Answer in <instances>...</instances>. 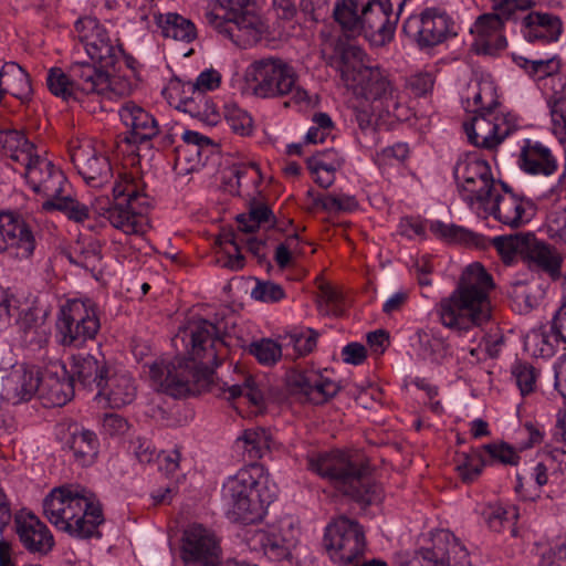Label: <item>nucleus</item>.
I'll return each mask as SVG.
<instances>
[{
  "label": "nucleus",
  "mask_w": 566,
  "mask_h": 566,
  "mask_svg": "<svg viewBox=\"0 0 566 566\" xmlns=\"http://www.w3.org/2000/svg\"><path fill=\"white\" fill-rule=\"evenodd\" d=\"M70 156L77 172L91 187H102L113 176L108 157L90 139L72 142Z\"/></svg>",
  "instance_id": "obj_19"
},
{
  "label": "nucleus",
  "mask_w": 566,
  "mask_h": 566,
  "mask_svg": "<svg viewBox=\"0 0 566 566\" xmlns=\"http://www.w3.org/2000/svg\"><path fill=\"white\" fill-rule=\"evenodd\" d=\"M249 352L258 361L265 366L274 365L283 355V345L270 338H262L253 342Z\"/></svg>",
  "instance_id": "obj_52"
},
{
  "label": "nucleus",
  "mask_w": 566,
  "mask_h": 566,
  "mask_svg": "<svg viewBox=\"0 0 566 566\" xmlns=\"http://www.w3.org/2000/svg\"><path fill=\"white\" fill-rule=\"evenodd\" d=\"M307 463L310 470L357 502L373 504L381 500V489L371 481L368 465L345 452L318 453L310 457Z\"/></svg>",
  "instance_id": "obj_5"
},
{
  "label": "nucleus",
  "mask_w": 566,
  "mask_h": 566,
  "mask_svg": "<svg viewBox=\"0 0 566 566\" xmlns=\"http://www.w3.org/2000/svg\"><path fill=\"white\" fill-rule=\"evenodd\" d=\"M463 127L471 144L488 149L500 145L515 128L505 116L493 112L474 115Z\"/></svg>",
  "instance_id": "obj_23"
},
{
  "label": "nucleus",
  "mask_w": 566,
  "mask_h": 566,
  "mask_svg": "<svg viewBox=\"0 0 566 566\" xmlns=\"http://www.w3.org/2000/svg\"><path fill=\"white\" fill-rule=\"evenodd\" d=\"M409 156V147L406 143H396L392 146H388L381 149L377 154V159L384 165H395L403 163Z\"/></svg>",
  "instance_id": "obj_63"
},
{
  "label": "nucleus",
  "mask_w": 566,
  "mask_h": 566,
  "mask_svg": "<svg viewBox=\"0 0 566 566\" xmlns=\"http://www.w3.org/2000/svg\"><path fill=\"white\" fill-rule=\"evenodd\" d=\"M122 123L129 129L128 143H142L156 137L159 133L155 117L134 102H126L118 111Z\"/></svg>",
  "instance_id": "obj_32"
},
{
  "label": "nucleus",
  "mask_w": 566,
  "mask_h": 566,
  "mask_svg": "<svg viewBox=\"0 0 566 566\" xmlns=\"http://www.w3.org/2000/svg\"><path fill=\"white\" fill-rule=\"evenodd\" d=\"M520 65L538 80L551 76L559 70V62L554 57L536 60L520 57Z\"/></svg>",
  "instance_id": "obj_57"
},
{
  "label": "nucleus",
  "mask_w": 566,
  "mask_h": 566,
  "mask_svg": "<svg viewBox=\"0 0 566 566\" xmlns=\"http://www.w3.org/2000/svg\"><path fill=\"white\" fill-rule=\"evenodd\" d=\"M546 232L556 243H566V209L549 213L546 221Z\"/></svg>",
  "instance_id": "obj_61"
},
{
  "label": "nucleus",
  "mask_w": 566,
  "mask_h": 566,
  "mask_svg": "<svg viewBox=\"0 0 566 566\" xmlns=\"http://www.w3.org/2000/svg\"><path fill=\"white\" fill-rule=\"evenodd\" d=\"M545 287L535 279L515 281L509 289V295L520 313L526 314L539 306L545 297Z\"/></svg>",
  "instance_id": "obj_42"
},
{
  "label": "nucleus",
  "mask_w": 566,
  "mask_h": 566,
  "mask_svg": "<svg viewBox=\"0 0 566 566\" xmlns=\"http://www.w3.org/2000/svg\"><path fill=\"white\" fill-rule=\"evenodd\" d=\"M238 230L244 234L253 233L261 224H274V216L271 209L262 202H252L249 213L237 217Z\"/></svg>",
  "instance_id": "obj_51"
},
{
  "label": "nucleus",
  "mask_w": 566,
  "mask_h": 566,
  "mask_svg": "<svg viewBox=\"0 0 566 566\" xmlns=\"http://www.w3.org/2000/svg\"><path fill=\"white\" fill-rule=\"evenodd\" d=\"M35 239L29 224L11 212H0V253L7 251L18 259L33 254Z\"/></svg>",
  "instance_id": "obj_24"
},
{
  "label": "nucleus",
  "mask_w": 566,
  "mask_h": 566,
  "mask_svg": "<svg viewBox=\"0 0 566 566\" xmlns=\"http://www.w3.org/2000/svg\"><path fill=\"white\" fill-rule=\"evenodd\" d=\"M512 376L523 396L535 390L537 375L532 365L521 361L515 363L512 366Z\"/></svg>",
  "instance_id": "obj_58"
},
{
  "label": "nucleus",
  "mask_w": 566,
  "mask_h": 566,
  "mask_svg": "<svg viewBox=\"0 0 566 566\" xmlns=\"http://www.w3.org/2000/svg\"><path fill=\"white\" fill-rule=\"evenodd\" d=\"M135 397L136 386L133 377L125 371H109L94 399H104L108 407L120 408L129 405Z\"/></svg>",
  "instance_id": "obj_33"
},
{
  "label": "nucleus",
  "mask_w": 566,
  "mask_h": 566,
  "mask_svg": "<svg viewBox=\"0 0 566 566\" xmlns=\"http://www.w3.org/2000/svg\"><path fill=\"white\" fill-rule=\"evenodd\" d=\"M43 513L59 531L75 538L101 536L104 515L96 495L80 484H64L51 490L43 500Z\"/></svg>",
  "instance_id": "obj_3"
},
{
  "label": "nucleus",
  "mask_w": 566,
  "mask_h": 566,
  "mask_svg": "<svg viewBox=\"0 0 566 566\" xmlns=\"http://www.w3.org/2000/svg\"><path fill=\"white\" fill-rule=\"evenodd\" d=\"M245 78L253 94L260 98H282L290 94L297 102L308 101L307 92L297 85L294 66L277 55L253 60L245 70Z\"/></svg>",
  "instance_id": "obj_8"
},
{
  "label": "nucleus",
  "mask_w": 566,
  "mask_h": 566,
  "mask_svg": "<svg viewBox=\"0 0 566 566\" xmlns=\"http://www.w3.org/2000/svg\"><path fill=\"white\" fill-rule=\"evenodd\" d=\"M416 337L419 344L420 355L424 359L440 364L451 356V347L443 337L422 329L416 333Z\"/></svg>",
  "instance_id": "obj_49"
},
{
  "label": "nucleus",
  "mask_w": 566,
  "mask_h": 566,
  "mask_svg": "<svg viewBox=\"0 0 566 566\" xmlns=\"http://www.w3.org/2000/svg\"><path fill=\"white\" fill-rule=\"evenodd\" d=\"M400 13L386 0H367L361 35L378 45L389 42L399 21Z\"/></svg>",
  "instance_id": "obj_22"
},
{
  "label": "nucleus",
  "mask_w": 566,
  "mask_h": 566,
  "mask_svg": "<svg viewBox=\"0 0 566 566\" xmlns=\"http://www.w3.org/2000/svg\"><path fill=\"white\" fill-rule=\"evenodd\" d=\"M286 382L293 395L315 405L327 402L340 389L335 380L315 369H291L286 375Z\"/></svg>",
  "instance_id": "obj_20"
},
{
  "label": "nucleus",
  "mask_w": 566,
  "mask_h": 566,
  "mask_svg": "<svg viewBox=\"0 0 566 566\" xmlns=\"http://www.w3.org/2000/svg\"><path fill=\"white\" fill-rule=\"evenodd\" d=\"M40 388V370L35 366L15 364L0 369V396L12 405L31 400Z\"/></svg>",
  "instance_id": "obj_21"
},
{
  "label": "nucleus",
  "mask_w": 566,
  "mask_h": 566,
  "mask_svg": "<svg viewBox=\"0 0 566 566\" xmlns=\"http://www.w3.org/2000/svg\"><path fill=\"white\" fill-rule=\"evenodd\" d=\"M38 392L48 406L60 407L70 401L74 396V382L65 366L54 364L43 376L40 374Z\"/></svg>",
  "instance_id": "obj_29"
},
{
  "label": "nucleus",
  "mask_w": 566,
  "mask_h": 566,
  "mask_svg": "<svg viewBox=\"0 0 566 566\" xmlns=\"http://www.w3.org/2000/svg\"><path fill=\"white\" fill-rule=\"evenodd\" d=\"M272 442V436L266 429L250 428L237 438L235 448L242 451L245 460L256 461L270 451Z\"/></svg>",
  "instance_id": "obj_43"
},
{
  "label": "nucleus",
  "mask_w": 566,
  "mask_h": 566,
  "mask_svg": "<svg viewBox=\"0 0 566 566\" xmlns=\"http://www.w3.org/2000/svg\"><path fill=\"white\" fill-rule=\"evenodd\" d=\"M77 74L75 77L86 86L85 90L88 92V105H85L88 113L103 109V98L125 96L133 91V83L126 76L111 75L107 70L97 69L92 63Z\"/></svg>",
  "instance_id": "obj_16"
},
{
  "label": "nucleus",
  "mask_w": 566,
  "mask_h": 566,
  "mask_svg": "<svg viewBox=\"0 0 566 566\" xmlns=\"http://www.w3.org/2000/svg\"><path fill=\"white\" fill-rule=\"evenodd\" d=\"M221 548L214 533L201 524L189 525L182 534L180 558L186 565L216 566Z\"/></svg>",
  "instance_id": "obj_18"
},
{
  "label": "nucleus",
  "mask_w": 566,
  "mask_h": 566,
  "mask_svg": "<svg viewBox=\"0 0 566 566\" xmlns=\"http://www.w3.org/2000/svg\"><path fill=\"white\" fill-rule=\"evenodd\" d=\"M0 147L3 155L23 170L40 155L36 147L18 130H0Z\"/></svg>",
  "instance_id": "obj_40"
},
{
  "label": "nucleus",
  "mask_w": 566,
  "mask_h": 566,
  "mask_svg": "<svg viewBox=\"0 0 566 566\" xmlns=\"http://www.w3.org/2000/svg\"><path fill=\"white\" fill-rule=\"evenodd\" d=\"M149 203L144 184L124 175L113 187V203L101 207L98 213L125 234L143 235L149 228L146 214Z\"/></svg>",
  "instance_id": "obj_7"
},
{
  "label": "nucleus",
  "mask_w": 566,
  "mask_h": 566,
  "mask_svg": "<svg viewBox=\"0 0 566 566\" xmlns=\"http://www.w3.org/2000/svg\"><path fill=\"white\" fill-rule=\"evenodd\" d=\"M98 447L96 433L85 428L74 427L65 441V449L72 454L74 462L82 468L95 463Z\"/></svg>",
  "instance_id": "obj_38"
},
{
  "label": "nucleus",
  "mask_w": 566,
  "mask_h": 566,
  "mask_svg": "<svg viewBox=\"0 0 566 566\" xmlns=\"http://www.w3.org/2000/svg\"><path fill=\"white\" fill-rule=\"evenodd\" d=\"M483 449L489 453L491 459L497 460L503 464L515 465L518 461L516 451L506 443H490Z\"/></svg>",
  "instance_id": "obj_64"
},
{
  "label": "nucleus",
  "mask_w": 566,
  "mask_h": 566,
  "mask_svg": "<svg viewBox=\"0 0 566 566\" xmlns=\"http://www.w3.org/2000/svg\"><path fill=\"white\" fill-rule=\"evenodd\" d=\"M356 85L360 87L364 97L373 103L375 109L397 119L405 117L399 90L385 70L378 66L361 69Z\"/></svg>",
  "instance_id": "obj_15"
},
{
  "label": "nucleus",
  "mask_w": 566,
  "mask_h": 566,
  "mask_svg": "<svg viewBox=\"0 0 566 566\" xmlns=\"http://www.w3.org/2000/svg\"><path fill=\"white\" fill-rule=\"evenodd\" d=\"M178 340L185 345L189 358L176 356L170 360H157L149 366L150 378L159 391L174 398L211 391L227 400L244 397L254 406L262 403V392L250 377L242 385L229 386L227 382L214 381L212 367L219 365L227 348L213 323L195 318L174 338L176 347Z\"/></svg>",
  "instance_id": "obj_1"
},
{
  "label": "nucleus",
  "mask_w": 566,
  "mask_h": 566,
  "mask_svg": "<svg viewBox=\"0 0 566 566\" xmlns=\"http://www.w3.org/2000/svg\"><path fill=\"white\" fill-rule=\"evenodd\" d=\"M86 67L88 62L84 61L72 63L67 73L60 67H52L46 76L50 92L65 102H76L85 109V105H88V92L84 91L86 86L75 75Z\"/></svg>",
  "instance_id": "obj_27"
},
{
  "label": "nucleus",
  "mask_w": 566,
  "mask_h": 566,
  "mask_svg": "<svg viewBox=\"0 0 566 566\" xmlns=\"http://www.w3.org/2000/svg\"><path fill=\"white\" fill-rule=\"evenodd\" d=\"M527 233H518L515 235L496 237L493 240L494 247L505 261L511 260L515 254L523 255Z\"/></svg>",
  "instance_id": "obj_56"
},
{
  "label": "nucleus",
  "mask_w": 566,
  "mask_h": 566,
  "mask_svg": "<svg viewBox=\"0 0 566 566\" xmlns=\"http://www.w3.org/2000/svg\"><path fill=\"white\" fill-rule=\"evenodd\" d=\"M23 176L30 188L45 198L42 203L43 210L62 211L76 222H83L88 218V208L71 196L67 191L70 185L63 171L48 158L39 155L23 170Z\"/></svg>",
  "instance_id": "obj_6"
},
{
  "label": "nucleus",
  "mask_w": 566,
  "mask_h": 566,
  "mask_svg": "<svg viewBox=\"0 0 566 566\" xmlns=\"http://www.w3.org/2000/svg\"><path fill=\"white\" fill-rule=\"evenodd\" d=\"M546 103L551 116V130L560 143H566V84L563 91L548 96Z\"/></svg>",
  "instance_id": "obj_50"
},
{
  "label": "nucleus",
  "mask_w": 566,
  "mask_h": 566,
  "mask_svg": "<svg viewBox=\"0 0 566 566\" xmlns=\"http://www.w3.org/2000/svg\"><path fill=\"white\" fill-rule=\"evenodd\" d=\"M516 479L517 484L515 489L517 492H522L525 486H532V482H534L537 488H542L548 481V467L545 462L541 461L535 464L528 476L517 473Z\"/></svg>",
  "instance_id": "obj_62"
},
{
  "label": "nucleus",
  "mask_w": 566,
  "mask_h": 566,
  "mask_svg": "<svg viewBox=\"0 0 566 566\" xmlns=\"http://www.w3.org/2000/svg\"><path fill=\"white\" fill-rule=\"evenodd\" d=\"M252 551H260L272 562L289 560L294 538L283 537L276 528L255 530L248 537Z\"/></svg>",
  "instance_id": "obj_35"
},
{
  "label": "nucleus",
  "mask_w": 566,
  "mask_h": 566,
  "mask_svg": "<svg viewBox=\"0 0 566 566\" xmlns=\"http://www.w3.org/2000/svg\"><path fill=\"white\" fill-rule=\"evenodd\" d=\"M220 81L221 75L219 72L214 70H207L200 73L195 83L188 82L186 84H181L179 80L170 81L167 91L170 98H172L174 93H178L180 88H182L184 92L185 88H187L188 92H191L192 96L180 97L179 104H177L176 107L189 113L193 117L202 118L206 111L201 109L199 103L203 102L205 106L208 105L203 92L217 88L220 85Z\"/></svg>",
  "instance_id": "obj_26"
},
{
  "label": "nucleus",
  "mask_w": 566,
  "mask_h": 566,
  "mask_svg": "<svg viewBox=\"0 0 566 566\" xmlns=\"http://www.w3.org/2000/svg\"><path fill=\"white\" fill-rule=\"evenodd\" d=\"M472 98L473 105L476 106V108L473 109V113L481 114V113H489L492 112L493 107L497 104L493 88L490 84H476L475 90L472 92Z\"/></svg>",
  "instance_id": "obj_60"
},
{
  "label": "nucleus",
  "mask_w": 566,
  "mask_h": 566,
  "mask_svg": "<svg viewBox=\"0 0 566 566\" xmlns=\"http://www.w3.org/2000/svg\"><path fill=\"white\" fill-rule=\"evenodd\" d=\"M10 94L21 101L32 94L28 73L17 63H4L0 70V95Z\"/></svg>",
  "instance_id": "obj_41"
},
{
  "label": "nucleus",
  "mask_w": 566,
  "mask_h": 566,
  "mask_svg": "<svg viewBox=\"0 0 566 566\" xmlns=\"http://www.w3.org/2000/svg\"><path fill=\"white\" fill-rule=\"evenodd\" d=\"M526 241L523 255L552 276L557 275L562 263L559 254L547 243L538 240L534 233L528 232Z\"/></svg>",
  "instance_id": "obj_44"
},
{
  "label": "nucleus",
  "mask_w": 566,
  "mask_h": 566,
  "mask_svg": "<svg viewBox=\"0 0 566 566\" xmlns=\"http://www.w3.org/2000/svg\"><path fill=\"white\" fill-rule=\"evenodd\" d=\"M224 118L231 130L240 136H248L252 132L253 122L249 113L238 105H227Z\"/></svg>",
  "instance_id": "obj_55"
},
{
  "label": "nucleus",
  "mask_w": 566,
  "mask_h": 566,
  "mask_svg": "<svg viewBox=\"0 0 566 566\" xmlns=\"http://www.w3.org/2000/svg\"><path fill=\"white\" fill-rule=\"evenodd\" d=\"M324 546L335 564L347 566L365 552L364 530L357 521L340 515L326 526Z\"/></svg>",
  "instance_id": "obj_12"
},
{
  "label": "nucleus",
  "mask_w": 566,
  "mask_h": 566,
  "mask_svg": "<svg viewBox=\"0 0 566 566\" xmlns=\"http://www.w3.org/2000/svg\"><path fill=\"white\" fill-rule=\"evenodd\" d=\"M485 463L486 461L478 451L472 453L463 452L457 457L455 468L462 481L470 483L481 474Z\"/></svg>",
  "instance_id": "obj_53"
},
{
  "label": "nucleus",
  "mask_w": 566,
  "mask_h": 566,
  "mask_svg": "<svg viewBox=\"0 0 566 566\" xmlns=\"http://www.w3.org/2000/svg\"><path fill=\"white\" fill-rule=\"evenodd\" d=\"M355 39L342 34L337 38L328 39L323 48V52L332 50L339 60L338 70L342 80L347 86H355L361 69L371 67L365 64L366 53L354 42Z\"/></svg>",
  "instance_id": "obj_25"
},
{
  "label": "nucleus",
  "mask_w": 566,
  "mask_h": 566,
  "mask_svg": "<svg viewBox=\"0 0 566 566\" xmlns=\"http://www.w3.org/2000/svg\"><path fill=\"white\" fill-rule=\"evenodd\" d=\"M505 20L499 12L486 13L478 18L472 27L476 35V44L485 54H493L506 46V40L501 30Z\"/></svg>",
  "instance_id": "obj_36"
},
{
  "label": "nucleus",
  "mask_w": 566,
  "mask_h": 566,
  "mask_svg": "<svg viewBox=\"0 0 566 566\" xmlns=\"http://www.w3.org/2000/svg\"><path fill=\"white\" fill-rule=\"evenodd\" d=\"M15 532L29 553L46 555L54 546V537L49 527L31 512L17 514Z\"/></svg>",
  "instance_id": "obj_28"
},
{
  "label": "nucleus",
  "mask_w": 566,
  "mask_h": 566,
  "mask_svg": "<svg viewBox=\"0 0 566 566\" xmlns=\"http://www.w3.org/2000/svg\"><path fill=\"white\" fill-rule=\"evenodd\" d=\"M522 32L530 43L547 44L558 41L563 32V22L556 14L531 11L522 20Z\"/></svg>",
  "instance_id": "obj_31"
},
{
  "label": "nucleus",
  "mask_w": 566,
  "mask_h": 566,
  "mask_svg": "<svg viewBox=\"0 0 566 566\" xmlns=\"http://www.w3.org/2000/svg\"><path fill=\"white\" fill-rule=\"evenodd\" d=\"M478 207L511 228L527 223L535 212V205L531 200L512 192L503 182L495 187L488 201L481 202Z\"/></svg>",
  "instance_id": "obj_17"
},
{
  "label": "nucleus",
  "mask_w": 566,
  "mask_h": 566,
  "mask_svg": "<svg viewBox=\"0 0 566 566\" xmlns=\"http://www.w3.org/2000/svg\"><path fill=\"white\" fill-rule=\"evenodd\" d=\"M72 378L84 388L98 390L109 373L104 357L97 358L91 354H77L72 356Z\"/></svg>",
  "instance_id": "obj_34"
},
{
  "label": "nucleus",
  "mask_w": 566,
  "mask_h": 566,
  "mask_svg": "<svg viewBox=\"0 0 566 566\" xmlns=\"http://www.w3.org/2000/svg\"><path fill=\"white\" fill-rule=\"evenodd\" d=\"M276 494L277 486L269 471L262 464L252 463L223 482L221 500L231 518L250 524L263 518Z\"/></svg>",
  "instance_id": "obj_4"
},
{
  "label": "nucleus",
  "mask_w": 566,
  "mask_h": 566,
  "mask_svg": "<svg viewBox=\"0 0 566 566\" xmlns=\"http://www.w3.org/2000/svg\"><path fill=\"white\" fill-rule=\"evenodd\" d=\"M182 143L175 146L174 170L178 176H186L201 166V151L211 145L209 137L197 132L185 129Z\"/></svg>",
  "instance_id": "obj_30"
},
{
  "label": "nucleus",
  "mask_w": 566,
  "mask_h": 566,
  "mask_svg": "<svg viewBox=\"0 0 566 566\" xmlns=\"http://www.w3.org/2000/svg\"><path fill=\"white\" fill-rule=\"evenodd\" d=\"M154 17L165 38L191 42L197 36L195 24L178 13H155Z\"/></svg>",
  "instance_id": "obj_47"
},
{
  "label": "nucleus",
  "mask_w": 566,
  "mask_h": 566,
  "mask_svg": "<svg viewBox=\"0 0 566 566\" xmlns=\"http://www.w3.org/2000/svg\"><path fill=\"white\" fill-rule=\"evenodd\" d=\"M520 167L528 174L549 176L557 169L551 149L539 142L525 140L518 158Z\"/></svg>",
  "instance_id": "obj_37"
},
{
  "label": "nucleus",
  "mask_w": 566,
  "mask_h": 566,
  "mask_svg": "<svg viewBox=\"0 0 566 566\" xmlns=\"http://www.w3.org/2000/svg\"><path fill=\"white\" fill-rule=\"evenodd\" d=\"M367 0H335L332 9L334 21L339 25L342 34L358 38L363 30V15Z\"/></svg>",
  "instance_id": "obj_39"
},
{
  "label": "nucleus",
  "mask_w": 566,
  "mask_h": 566,
  "mask_svg": "<svg viewBox=\"0 0 566 566\" xmlns=\"http://www.w3.org/2000/svg\"><path fill=\"white\" fill-rule=\"evenodd\" d=\"M449 533L441 532L434 536L431 547H421L415 553L412 560L401 566L416 564L419 566H450L448 556Z\"/></svg>",
  "instance_id": "obj_46"
},
{
  "label": "nucleus",
  "mask_w": 566,
  "mask_h": 566,
  "mask_svg": "<svg viewBox=\"0 0 566 566\" xmlns=\"http://www.w3.org/2000/svg\"><path fill=\"white\" fill-rule=\"evenodd\" d=\"M453 176L460 197L471 208L488 201L500 184L494 179L489 163L475 153L465 154L458 159Z\"/></svg>",
  "instance_id": "obj_10"
},
{
  "label": "nucleus",
  "mask_w": 566,
  "mask_h": 566,
  "mask_svg": "<svg viewBox=\"0 0 566 566\" xmlns=\"http://www.w3.org/2000/svg\"><path fill=\"white\" fill-rule=\"evenodd\" d=\"M101 328L97 307L91 300H70L60 310L56 331L63 346H82Z\"/></svg>",
  "instance_id": "obj_11"
},
{
  "label": "nucleus",
  "mask_w": 566,
  "mask_h": 566,
  "mask_svg": "<svg viewBox=\"0 0 566 566\" xmlns=\"http://www.w3.org/2000/svg\"><path fill=\"white\" fill-rule=\"evenodd\" d=\"M74 32L90 59L98 64L97 69H113L124 57L120 45L112 40L96 18H80L74 24Z\"/></svg>",
  "instance_id": "obj_13"
},
{
  "label": "nucleus",
  "mask_w": 566,
  "mask_h": 566,
  "mask_svg": "<svg viewBox=\"0 0 566 566\" xmlns=\"http://www.w3.org/2000/svg\"><path fill=\"white\" fill-rule=\"evenodd\" d=\"M493 286L492 276L480 263L468 265L453 292L437 304L440 323L458 335L481 329L492 319L489 294Z\"/></svg>",
  "instance_id": "obj_2"
},
{
  "label": "nucleus",
  "mask_w": 566,
  "mask_h": 566,
  "mask_svg": "<svg viewBox=\"0 0 566 566\" xmlns=\"http://www.w3.org/2000/svg\"><path fill=\"white\" fill-rule=\"evenodd\" d=\"M343 164L344 158L333 148L317 151L307 159V167L311 172H322V170L337 171Z\"/></svg>",
  "instance_id": "obj_54"
},
{
  "label": "nucleus",
  "mask_w": 566,
  "mask_h": 566,
  "mask_svg": "<svg viewBox=\"0 0 566 566\" xmlns=\"http://www.w3.org/2000/svg\"><path fill=\"white\" fill-rule=\"evenodd\" d=\"M318 334L312 329L293 331L283 337V349L285 357L296 359L313 352L316 346Z\"/></svg>",
  "instance_id": "obj_48"
},
{
  "label": "nucleus",
  "mask_w": 566,
  "mask_h": 566,
  "mask_svg": "<svg viewBox=\"0 0 566 566\" xmlns=\"http://www.w3.org/2000/svg\"><path fill=\"white\" fill-rule=\"evenodd\" d=\"M222 239L223 242L230 243L235 252L234 255L228 252V260L223 264L231 270L238 271L244 265V256L241 254V244H244L248 251L254 256L259 259L264 256L265 241L262 239L241 232H227L223 234Z\"/></svg>",
  "instance_id": "obj_45"
},
{
  "label": "nucleus",
  "mask_w": 566,
  "mask_h": 566,
  "mask_svg": "<svg viewBox=\"0 0 566 566\" xmlns=\"http://www.w3.org/2000/svg\"><path fill=\"white\" fill-rule=\"evenodd\" d=\"M251 297L263 303H276L285 297V292L277 283L256 280Z\"/></svg>",
  "instance_id": "obj_59"
},
{
  "label": "nucleus",
  "mask_w": 566,
  "mask_h": 566,
  "mask_svg": "<svg viewBox=\"0 0 566 566\" xmlns=\"http://www.w3.org/2000/svg\"><path fill=\"white\" fill-rule=\"evenodd\" d=\"M219 10L206 13L207 23L237 45H248L259 39L261 24L256 15L245 10L250 0H217Z\"/></svg>",
  "instance_id": "obj_9"
},
{
  "label": "nucleus",
  "mask_w": 566,
  "mask_h": 566,
  "mask_svg": "<svg viewBox=\"0 0 566 566\" xmlns=\"http://www.w3.org/2000/svg\"><path fill=\"white\" fill-rule=\"evenodd\" d=\"M402 30L420 49L433 48L457 35L453 19L437 8H427L419 14L410 15Z\"/></svg>",
  "instance_id": "obj_14"
}]
</instances>
